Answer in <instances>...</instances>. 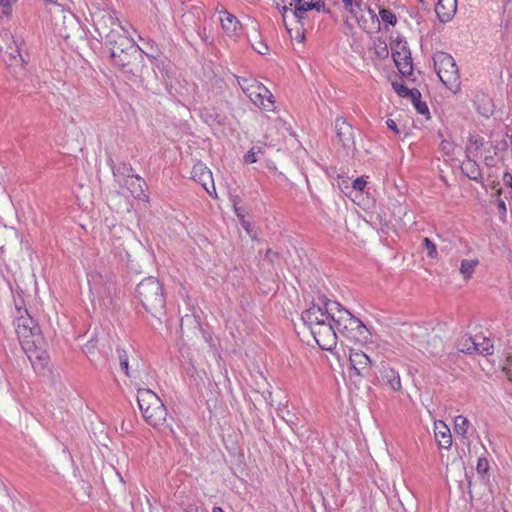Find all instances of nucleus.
Instances as JSON below:
<instances>
[{
    "mask_svg": "<svg viewBox=\"0 0 512 512\" xmlns=\"http://www.w3.org/2000/svg\"><path fill=\"white\" fill-rule=\"evenodd\" d=\"M137 402L145 422L159 431H173L167 422L168 412L159 396L151 389L140 388L137 391Z\"/></svg>",
    "mask_w": 512,
    "mask_h": 512,
    "instance_id": "obj_1",
    "label": "nucleus"
},
{
    "mask_svg": "<svg viewBox=\"0 0 512 512\" xmlns=\"http://www.w3.org/2000/svg\"><path fill=\"white\" fill-rule=\"evenodd\" d=\"M136 297L153 317L161 319L165 314L166 299L162 284L157 278H144L136 287Z\"/></svg>",
    "mask_w": 512,
    "mask_h": 512,
    "instance_id": "obj_2",
    "label": "nucleus"
},
{
    "mask_svg": "<svg viewBox=\"0 0 512 512\" xmlns=\"http://www.w3.org/2000/svg\"><path fill=\"white\" fill-rule=\"evenodd\" d=\"M113 64L119 67L129 79L140 77L145 69L144 51L136 44H133L127 49L121 48L113 50L110 54ZM147 57L156 59V56L146 54Z\"/></svg>",
    "mask_w": 512,
    "mask_h": 512,
    "instance_id": "obj_3",
    "label": "nucleus"
},
{
    "mask_svg": "<svg viewBox=\"0 0 512 512\" xmlns=\"http://www.w3.org/2000/svg\"><path fill=\"white\" fill-rule=\"evenodd\" d=\"M435 71L443 83L452 93L457 94L461 90L459 69L455 59L446 52L438 51L433 57Z\"/></svg>",
    "mask_w": 512,
    "mask_h": 512,
    "instance_id": "obj_4",
    "label": "nucleus"
},
{
    "mask_svg": "<svg viewBox=\"0 0 512 512\" xmlns=\"http://www.w3.org/2000/svg\"><path fill=\"white\" fill-rule=\"evenodd\" d=\"M17 316L14 321L15 331L21 347H30L32 342H43L40 327L28 314L26 309L16 306Z\"/></svg>",
    "mask_w": 512,
    "mask_h": 512,
    "instance_id": "obj_5",
    "label": "nucleus"
},
{
    "mask_svg": "<svg viewBox=\"0 0 512 512\" xmlns=\"http://www.w3.org/2000/svg\"><path fill=\"white\" fill-rule=\"evenodd\" d=\"M333 323L337 333L346 337H356L362 335L366 329L360 319L352 315L348 310L344 309L340 304L335 308L333 315Z\"/></svg>",
    "mask_w": 512,
    "mask_h": 512,
    "instance_id": "obj_6",
    "label": "nucleus"
},
{
    "mask_svg": "<svg viewBox=\"0 0 512 512\" xmlns=\"http://www.w3.org/2000/svg\"><path fill=\"white\" fill-rule=\"evenodd\" d=\"M323 305L322 308L320 305L313 303L302 312L301 319L308 329H313V327L322 323L333 322L334 310L339 307V303L325 299Z\"/></svg>",
    "mask_w": 512,
    "mask_h": 512,
    "instance_id": "obj_7",
    "label": "nucleus"
},
{
    "mask_svg": "<svg viewBox=\"0 0 512 512\" xmlns=\"http://www.w3.org/2000/svg\"><path fill=\"white\" fill-rule=\"evenodd\" d=\"M412 335L416 337L415 344L419 350L426 351L432 356H438L444 352L443 339L434 331L429 332L426 327L416 326Z\"/></svg>",
    "mask_w": 512,
    "mask_h": 512,
    "instance_id": "obj_8",
    "label": "nucleus"
},
{
    "mask_svg": "<svg viewBox=\"0 0 512 512\" xmlns=\"http://www.w3.org/2000/svg\"><path fill=\"white\" fill-rule=\"evenodd\" d=\"M333 322L322 323L309 329L316 343L322 350L330 351L337 344V330Z\"/></svg>",
    "mask_w": 512,
    "mask_h": 512,
    "instance_id": "obj_9",
    "label": "nucleus"
},
{
    "mask_svg": "<svg viewBox=\"0 0 512 512\" xmlns=\"http://www.w3.org/2000/svg\"><path fill=\"white\" fill-rule=\"evenodd\" d=\"M93 26L98 35L97 39L103 40L109 30H113L115 27L121 28V23L115 12L102 10L93 15Z\"/></svg>",
    "mask_w": 512,
    "mask_h": 512,
    "instance_id": "obj_10",
    "label": "nucleus"
},
{
    "mask_svg": "<svg viewBox=\"0 0 512 512\" xmlns=\"http://www.w3.org/2000/svg\"><path fill=\"white\" fill-rule=\"evenodd\" d=\"M378 382L383 388L393 392H400L402 390L399 371L391 367L389 363H381Z\"/></svg>",
    "mask_w": 512,
    "mask_h": 512,
    "instance_id": "obj_11",
    "label": "nucleus"
},
{
    "mask_svg": "<svg viewBox=\"0 0 512 512\" xmlns=\"http://www.w3.org/2000/svg\"><path fill=\"white\" fill-rule=\"evenodd\" d=\"M334 128L338 143L346 149L355 150V135L353 126L343 117L335 119Z\"/></svg>",
    "mask_w": 512,
    "mask_h": 512,
    "instance_id": "obj_12",
    "label": "nucleus"
},
{
    "mask_svg": "<svg viewBox=\"0 0 512 512\" xmlns=\"http://www.w3.org/2000/svg\"><path fill=\"white\" fill-rule=\"evenodd\" d=\"M246 95L257 106L271 110L274 100L273 94L260 82L246 88Z\"/></svg>",
    "mask_w": 512,
    "mask_h": 512,
    "instance_id": "obj_13",
    "label": "nucleus"
},
{
    "mask_svg": "<svg viewBox=\"0 0 512 512\" xmlns=\"http://www.w3.org/2000/svg\"><path fill=\"white\" fill-rule=\"evenodd\" d=\"M105 44L110 47L111 53L113 50L121 48L127 49V47L135 44L133 38L128 34V31L121 25V28L115 27L113 30H109L104 36Z\"/></svg>",
    "mask_w": 512,
    "mask_h": 512,
    "instance_id": "obj_14",
    "label": "nucleus"
},
{
    "mask_svg": "<svg viewBox=\"0 0 512 512\" xmlns=\"http://www.w3.org/2000/svg\"><path fill=\"white\" fill-rule=\"evenodd\" d=\"M399 49L396 50L392 48V58L393 61L399 70V72L404 77H409L413 73V63H412V57L411 52L409 48L407 47L406 43L400 44L398 43Z\"/></svg>",
    "mask_w": 512,
    "mask_h": 512,
    "instance_id": "obj_15",
    "label": "nucleus"
},
{
    "mask_svg": "<svg viewBox=\"0 0 512 512\" xmlns=\"http://www.w3.org/2000/svg\"><path fill=\"white\" fill-rule=\"evenodd\" d=\"M191 176L195 182L201 184L208 194L212 195V192H215L212 172L204 163L197 162L194 164Z\"/></svg>",
    "mask_w": 512,
    "mask_h": 512,
    "instance_id": "obj_16",
    "label": "nucleus"
},
{
    "mask_svg": "<svg viewBox=\"0 0 512 512\" xmlns=\"http://www.w3.org/2000/svg\"><path fill=\"white\" fill-rule=\"evenodd\" d=\"M42 343L43 342H32L29 349L28 346L22 348L35 370L44 369L48 364L49 355L47 351L42 348Z\"/></svg>",
    "mask_w": 512,
    "mask_h": 512,
    "instance_id": "obj_17",
    "label": "nucleus"
},
{
    "mask_svg": "<svg viewBox=\"0 0 512 512\" xmlns=\"http://www.w3.org/2000/svg\"><path fill=\"white\" fill-rule=\"evenodd\" d=\"M349 361L351 368L358 376H366L371 369L372 360L361 350H351Z\"/></svg>",
    "mask_w": 512,
    "mask_h": 512,
    "instance_id": "obj_18",
    "label": "nucleus"
},
{
    "mask_svg": "<svg viewBox=\"0 0 512 512\" xmlns=\"http://www.w3.org/2000/svg\"><path fill=\"white\" fill-rule=\"evenodd\" d=\"M220 21L222 29L228 37L235 39L239 37L241 23L236 16L224 10L220 12Z\"/></svg>",
    "mask_w": 512,
    "mask_h": 512,
    "instance_id": "obj_19",
    "label": "nucleus"
},
{
    "mask_svg": "<svg viewBox=\"0 0 512 512\" xmlns=\"http://www.w3.org/2000/svg\"><path fill=\"white\" fill-rule=\"evenodd\" d=\"M457 10V0H438L435 12L440 22L446 23L452 19Z\"/></svg>",
    "mask_w": 512,
    "mask_h": 512,
    "instance_id": "obj_20",
    "label": "nucleus"
},
{
    "mask_svg": "<svg viewBox=\"0 0 512 512\" xmlns=\"http://www.w3.org/2000/svg\"><path fill=\"white\" fill-rule=\"evenodd\" d=\"M435 439L440 448L449 449L452 445V436L449 427L443 421L434 423Z\"/></svg>",
    "mask_w": 512,
    "mask_h": 512,
    "instance_id": "obj_21",
    "label": "nucleus"
},
{
    "mask_svg": "<svg viewBox=\"0 0 512 512\" xmlns=\"http://www.w3.org/2000/svg\"><path fill=\"white\" fill-rule=\"evenodd\" d=\"M312 9L317 11L322 10L330 13V9H326L324 3L321 2V0H302V3L299 4V6H295V9H290V11L295 17L302 18L305 12Z\"/></svg>",
    "mask_w": 512,
    "mask_h": 512,
    "instance_id": "obj_22",
    "label": "nucleus"
},
{
    "mask_svg": "<svg viewBox=\"0 0 512 512\" xmlns=\"http://www.w3.org/2000/svg\"><path fill=\"white\" fill-rule=\"evenodd\" d=\"M248 40L254 51L261 55H266L269 52V47L265 40L262 38L258 31V24L253 26V33L248 35Z\"/></svg>",
    "mask_w": 512,
    "mask_h": 512,
    "instance_id": "obj_23",
    "label": "nucleus"
},
{
    "mask_svg": "<svg viewBox=\"0 0 512 512\" xmlns=\"http://www.w3.org/2000/svg\"><path fill=\"white\" fill-rule=\"evenodd\" d=\"M476 157H469L463 161L461 169L462 172L471 180L478 181L481 177V169L475 160Z\"/></svg>",
    "mask_w": 512,
    "mask_h": 512,
    "instance_id": "obj_24",
    "label": "nucleus"
},
{
    "mask_svg": "<svg viewBox=\"0 0 512 512\" xmlns=\"http://www.w3.org/2000/svg\"><path fill=\"white\" fill-rule=\"evenodd\" d=\"M9 39L11 40V43L8 44L7 50L4 54V60L5 62H10V65L13 63H23L24 59L20 53L19 46L17 42L14 40L13 36H10Z\"/></svg>",
    "mask_w": 512,
    "mask_h": 512,
    "instance_id": "obj_25",
    "label": "nucleus"
},
{
    "mask_svg": "<svg viewBox=\"0 0 512 512\" xmlns=\"http://www.w3.org/2000/svg\"><path fill=\"white\" fill-rule=\"evenodd\" d=\"M484 138L479 135H470L465 148L466 158L478 157V151L484 147Z\"/></svg>",
    "mask_w": 512,
    "mask_h": 512,
    "instance_id": "obj_26",
    "label": "nucleus"
},
{
    "mask_svg": "<svg viewBox=\"0 0 512 512\" xmlns=\"http://www.w3.org/2000/svg\"><path fill=\"white\" fill-rule=\"evenodd\" d=\"M366 8H368V5L363 0H357L354 2L353 6L347 9L361 27H365V23L367 22L363 15Z\"/></svg>",
    "mask_w": 512,
    "mask_h": 512,
    "instance_id": "obj_27",
    "label": "nucleus"
},
{
    "mask_svg": "<svg viewBox=\"0 0 512 512\" xmlns=\"http://www.w3.org/2000/svg\"><path fill=\"white\" fill-rule=\"evenodd\" d=\"M410 99H411L416 111L419 114L425 116V118L427 120L430 119L429 108H428L426 102L421 100V93L418 89L414 88V92H413L412 96L410 97Z\"/></svg>",
    "mask_w": 512,
    "mask_h": 512,
    "instance_id": "obj_28",
    "label": "nucleus"
},
{
    "mask_svg": "<svg viewBox=\"0 0 512 512\" xmlns=\"http://www.w3.org/2000/svg\"><path fill=\"white\" fill-rule=\"evenodd\" d=\"M476 345V336L472 337L469 335H464L457 341V349L466 354L475 353Z\"/></svg>",
    "mask_w": 512,
    "mask_h": 512,
    "instance_id": "obj_29",
    "label": "nucleus"
},
{
    "mask_svg": "<svg viewBox=\"0 0 512 512\" xmlns=\"http://www.w3.org/2000/svg\"><path fill=\"white\" fill-rule=\"evenodd\" d=\"M475 347V353L480 355L488 356L493 354L494 347L489 338L476 336Z\"/></svg>",
    "mask_w": 512,
    "mask_h": 512,
    "instance_id": "obj_30",
    "label": "nucleus"
},
{
    "mask_svg": "<svg viewBox=\"0 0 512 512\" xmlns=\"http://www.w3.org/2000/svg\"><path fill=\"white\" fill-rule=\"evenodd\" d=\"M371 49L373 50L374 55L380 60H384L389 56L387 43L381 37L373 40V46Z\"/></svg>",
    "mask_w": 512,
    "mask_h": 512,
    "instance_id": "obj_31",
    "label": "nucleus"
},
{
    "mask_svg": "<svg viewBox=\"0 0 512 512\" xmlns=\"http://www.w3.org/2000/svg\"><path fill=\"white\" fill-rule=\"evenodd\" d=\"M379 16L385 24V29H388V26H395L397 24V16L389 8H380Z\"/></svg>",
    "mask_w": 512,
    "mask_h": 512,
    "instance_id": "obj_32",
    "label": "nucleus"
},
{
    "mask_svg": "<svg viewBox=\"0 0 512 512\" xmlns=\"http://www.w3.org/2000/svg\"><path fill=\"white\" fill-rule=\"evenodd\" d=\"M469 425V420L466 417L458 415L455 417L454 431L458 435L465 436L468 431Z\"/></svg>",
    "mask_w": 512,
    "mask_h": 512,
    "instance_id": "obj_33",
    "label": "nucleus"
},
{
    "mask_svg": "<svg viewBox=\"0 0 512 512\" xmlns=\"http://www.w3.org/2000/svg\"><path fill=\"white\" fill-rule=\"evenodd\" d=\"M477 264H478L477 260L463 259L461 261L460 272L465 279L471 278Z\"/></svg>",
    "mask_w": 512,
    "mask_h": 512,
    "instance_id": "obj_34",
    "label": "nucleus"
},
{
    "mask_svg": "<svg viewBox=\"0 0 512 512\" xmlns=\"http://www.w3.org/2000/svg\"><path fill=\"white\" fill-rule=\"evenodd\" d=\"M264 154L263 147H252L245 155L244 162L246 164H253L259 160V155Z\"/></svg>",
    "mask_w": 512,
    "mask_h": 512,
    "instance_id": "obj_35",
    "label": "nucleus"
},
{
    "mask_svg": "<svg viewBox=\"0 0 512 512\" xmlns=\"http://www.w3.org/2000/svg\"><path fill=\"white\" fill-rule=\"evenodd\" d=\"M18 0H0V19L9 18L12 15V7Z\"/></svg>",
    "mask_w": 512,
    "mask_h": 512,
    "instance_id": "obj_36",
    "label": "nucleus"
},
{
    "mask_svg": "<svg viewBox=\"0 0 512 512\" xmlns=\"http://www.w3.org/2000/svg\"><path fill=\"white\" fill-rule=\"evenodd\" d=\"M392 86H393L394 91L398 94V96L403 97V98H406V97L410 98L414 92V88L409 89L403 82H401V83L393 82Z\"/></svg>",
    "mask_w": 512,
    "mask_h": 512,
    "instance_id": "obj_37",
    "label": "nucleus"
},
{
    "mask_svg": "<svg viewBox=\"0 0 512 512\" xmlns=\"http://www.w3.org/2000/svg\"><path fill=\"white\" fill-rule=\"evenodd\" d=\"M117 355L119 359V364L122 369V371L125 373L126 376H130L129 374V359L127 352L124 349H117Z\"/></svg>",
    "mask_w": 512,
    "mask_h": 512,
    "instance_id": "obj_38",
    "label": "nucleus"
},
{
    "mask_svg": "<svg viewBox=\"0 0 512 512\" xmlns=\"http://www.w3.org/2000/svg\"><path fill=\"white\" fill-rule=\"evenodd\" d=\"M423 245L427 251V256L432 258V259H435L437 258L438 256V252H437V249H436V245L435 243L429 239L428 237H425L423 239Z\"/></svg>",
    "mask_w": 512,
    "mask_h": 512,
    "instance_id": "obj_39",
    "label": "nucleus"
},
{
    "mask_svg": "<svg viewBox=\"0 0 512 512\" xmlns=\"http://www.w3.org/2000/svg\"><path fill=\"white\" fill-rule=\"evenodd\" d=\"M201 117L203 118V120L205 121V123H207L208 125H213L215 124L217 121V117L218 115H215L211 112H209L208 110H203L201 111Z\"/></svg>",
    "mask_w": 512,
    "mask_h": 512,
    "instance_id": "obj_40",
    "label": "nucleus"
},
{
    "mask_svg": "<svg viewBox=\"0 0 512 512\" xmlns=\"http://www.w3.org/2000/svg\"><path fill=\"white\" fill-rule=\"evenodd\" d=\"M237 81L245 94H246L247 87L250 88V86H252L254 83H258V81H256L255 79H247V78H243V77L242 78L239 77L237 79Z\"/></svg>",
    "mask_w": 512,
    "mask_h": 512,
    "instance_id": "obj_41",
    "label": "nucleus"
},
{
    "mask_svg": "<svg viewBox=\"0 0 512 512\" xmlns=\"http://www.w3.org/2000/svg\"><path fill=\"white\" fill-rule=\"evenodd\" d=\"M479 474H485L489 469V463L486 458H479L476 466Z\"/></svg>",
    "mask_w": 512,
    "mask_h": 512,
    "instance_id": "obj_42",
    "label": "nucleus"
},
{
    "mask_svg": "<svg viewBox=\"0 0 512 512\" xmlns=\"http://www.w3.org/2000/svg\"><path fill=\"white\" fill-rule=\"evenodd\" d=\"M366 184L367 182L363 177H357L355 180H353L352 187L354 190L363 191Z\"/></svg>",
    "mask_w": 512,
    "mask_h": 512,
    "instance_id": "obj_43",
    "label": "nucleus"
},
{
    "mask_svg": "<svg viewBox=\"0 0 512 512\" xmlns=\"http://www.w3.org/2000/svg\"><path fill=\"white\" fill-rule=\"evenodd\" d=\"M509 147V144L506 139H502L498 144L492 146L494 150V155H497L498 151H506Z\"/></svg>",
    "mask_w": 512,
    "mask_h": 512,
    "instance_id": "obj_44",
    "label": "nucleus"
},
{
    "mask_svg": "<svg viewBox=\"0 0 512 512\" xmlns=\"http://www.w3.org/2000/svg\"><path fill=\"white\" fill-rule=\"evenodd\" d=\"M504 370L506 371L509 380L512 381V357L507 358V363L504 366Z\"/></svg>",
    "mask_w": 512,
    "mask_h": 512,
    "instance_id": "obj_45",
    "label": "nucleus"
},
{
    "mask_svg": "<svg viewBox=\"0 0 512 512\" xmlns=\"http://www.w3.org/2000/svg\"><path fill=\"white\" fill-rule=\"evenodd\" d=\"M368 15L370 16L372 22H376L378 25H380V21H379V18L375 12V10H373L370 6H368V8H366L365 10Z\"/></svg>",
    "mask_w": 512,
    "mask_h": 512,
    "instance_id": "obj_46",
    "label": "nucleus"
},
{
    "mask_svg": "<svg viewBox=\"0 0 512 512\" xmlns=\"http://www.w3.org/2000/svg\"><path fill=\"white\" fill-rule=\"evenodd\" d=\"M94 348H95V345H94L93 341H89L83 346V351L85 354H92L94 351Z\"/></svg>",
    "mask_w": 512,
    "mask_h": 512,
    "instance_id": "obj_47",
    "label": "nucleus"
},
{
    "mask_svg": "<svg viewBox=\"0 0 512 512\" xmlns=\"http://www.w3.org/2000/svg\"><path fill=\"white\" fill-rule=\"evenodd\" d=\"M277 257H278V254H277L276 252L272 251L271 249H268V250L266 251L265 258H266L269 262L273 263V262H274V260H275Z\"/></svg>",
    "mask_w": 512,
    "mask_h": 512,
    "instance_id": "obj_48",
    "label": "nucleus"
},
{
    "mask_svg": "<svg viewBox=\"0 0 512 512\" xmlns=\"http://www.w3.org/2000/svg\"><path fill=\"white\" fill-rule=\"evenodd\" d=\"M386 125H387V127H388L390 130L394 131L396 134H398V133H399V130H398L397 124H396V122H395L394 120H392V119H387V120H386Z\"/></svg>",
    "mask_w": 512,
    "mask_h": 512,
    "instance_id": "obj_49",
    "label": "nucleus"
},
{
    "mask_svg": "<svg viewBox=\"0 0 512 512\" xmlns=\"http://www.w3.org/2000/svg\"><path fill=\"white\" fill-rule=\"evenodd\" d=\"M484 162H485L486 166H488V167H493L496 163L495 158L492 155L485 156Z\"/></svg>",
    "mask_w": 512,
    "mask_h": 512,
    "instance_id": "obj_50",
    "label": "nucleus"
},
{
    "mask_svg": "<svg viewBox=\"0 0 512 512\" xmlns=\"http://www.w3.org/2000/svg\"><path fill=\"white\" fill-rule=\"evenodd\" d=\"M503 181L511 188L512 190V175L509 172H505L503 175Z\"/></svg>",
    "mask_w": 512,
    "mask_h": 512,
    "instance_id": "obj_51",
    "label": "nucleus"
},
{
    "mask_svg": "<svg viewBox=\"0 0 512 512\" xmlns=\"http://www.w3.org/2000/svg\"><path fill=\"white\" fill-rule=\"evenodd\" d=\"M182 512H206V511L198 508L197 506L190 505L187 508H185Z\"/></svg>",
    "mask_w": 512,
    "mask_h": 512,
    "instance_id": "obj_52",
    "label": "nucleus"
},
{
    "mask_svg": "<svg viewBox=\"0 0 512 512\" xmlns=\"http://www.w3.org/2000/svg\"><path fill=\"white\" fill-rule=\"evenodd\" d=\"M498 209H499V211H500L503 215H505V214H506V211H507V210H506V204H505V202H504L503 200H501V199H499V200H498Z\"/></svg>",
    "mask_w": 512,
    "mask_h": 512,
    "instance_id": "obj_53",
    "label": "nucleus"
},
{
    "mask_svg": "<svg viewBox=\"0 0 512 512\" xmlns=\"http://www.w3.org/2000/svg\"><path fill=\"white\" fill-rule=\"evenodd\" d=\"M357 0H342L345 9L347 10L349 7L353 6L354 2Z\"/></svg>",
    "mask_w": 512,
    "mask_h": 512,
    "instance_id": "obj_54",
    "label": "nucleus"
},
{
    "mask_svg": "<svg viewBox=\"0 0 512 512\" xmlns=\"http://www.w3.org/2000/svg\"><path fill=\"white\" fill-rule=\"evenodd\" d=\"M199 35L200 37L206 42L207 41V36H206V29L203 28V30L201 32H199Z\"/></svg>",
    "mask_w": 512,
    "mask_h": 512,
    "instance_id": "obj_55",
    "label": "nucleus"
},
{
    "mask_svg": "<svg viewBox=\"0 0 512 512\" xmlns=\"http://www.w3.org/2000/svg\"><path fill=\"white\" fill-rule=\"evenodd\" d=\"M234 207H235V213H236V215H237L238 217H243V212H242V210H241L239 207H237L236 205H234Z\"/></svg>",
    "mask_w": 512,
    "mask_h": 512,
    "instance_id": "obj_56",
    "label": "nucleus"
},
{
    "mask_svg": "<svg viewBox=\"0 0 512 512\" xmlns=\"http://www.w3.org/2000/svg\"><path fill=\"white\" fill-rule=\"evenodd\" d=\"M212 512H224V510L219 506H214Z\"/></svg>",
    "mask_w": 512,
    "mask_h": 512,
    "instance_id": "obj_57",
    "label": "nucleus"
},
{
    "mask_svg": "<svg viewBox=\"0 0 512 512\" xmlns=\"http://www.w3.org/2000/svg\"><path fill=\"white\" fill-rule=\"evenodd\" d=\"M243 227L246 229L247 232H249V228H248L249 224L248 223L247 224L243 223Z\"/></svg>",
    "mask_w": 512,
    "mask_h": 512,
    "instance_id": "obj_58",
    "label": "nucleus"
},
{
    "mask_svg": "<svg viewBox=\"0 0 512 512\" xmlns=\"http://www.w3.org/2000/svg\"><path fill=\"white\" fill-rule=\"evenodd\" d=\"M45 2H48V3H57L58 0H44Z\"/></svg>",
    "mask_w": 512,
    "mask_h": 512,
    "instance_id": "obj_59",
    "label": "nucleus"
},
{
    "mask_svg": "<svg viewBox=\"0 0 512 512\" xmlns=\"http://www.w3.org/2000/svg\"><path fill=\"white\" fill-rule=\"evenodd\" d=\"M295 1V6H299V4L302 3V0H294Z\"/></svg>",
    "mask_w": 512,
    "mask_h": 512,
    "instance_id": "obj_60",
    "label": "nucleus"
},
{
    "mask_svg": "<svg viewBox=\"0 0 512 512\" xmlns=\"http://www.w3.org/2000/svg\"><path fill=\"white\" fill-rule=\"evenodd\" d=\"M283 10H284V13H286L288 11V8L284 7Z\"/></svg>",
    "mask_w": 512,
    "mask_h": 512,
    "instance_id": "obj_61",
    "label": "nucleus"
},
{
    "mask_svg": "<svg viewBox=\"0 0 512 512\" xmlns=\"http://www.w3.org/2000/svg\"><path fill=\"white\" fill-rule=\"evenodd\" d=\"M117 476H119V477H120V480L123 482V479H122V477H121L120 473H117Z\"/></svg>",
    "mask_w": 512,
    "mask_h": 512,
    "instance_id": "obj_62",
    "label": "nucleus"
}]
</instances>
